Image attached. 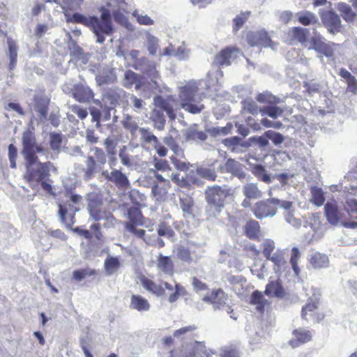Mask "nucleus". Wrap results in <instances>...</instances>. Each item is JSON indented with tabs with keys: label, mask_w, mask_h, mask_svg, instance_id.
Segmentation results:
<instances>
[{
	"label": "nucleus",
	"mask_w": 357,
	"mask_h": 357,
	"mask_svg": "<svg viewBox=\"0 0 357 357\" xmlns=\"http://www.w3.org/2000/svg\"><path fill=\"white\" fill-rule=\"evenodd\" d=\"M22 153L26 160V172L24 178L32 188L33 183L37 184L44 179H49L50 169L52 167L51 162H38V153L43 151V148L36 142V135L33 132L27 130L22 135Z\"/></svg>",
	"instance_id": "nucleus-1"
},
{
	"label": "nucleus",
	"mask_w": 357,
	"mask_h": 357,
	"mask_svg": "<svg viewBox=\"0 0 357 357\" xmlns=\"http://www.w3.org/2000/svg\"><path fill=\"white\" fill-rule=\"evenodd\" d=\"M204 195L207 203L208 218H214L224 209L227 199L234 197V190L227 186L213 185L206 189Z\"/></svg>",
	"instance_id": "nucleus-2"
},
{
	"label": "nucleus",
	"mask_w": 357,
	"mask_h": 357,
	"mask_svg": "<svg viewBox=\"0 0 357 357\" xmlns=\"http://www.w3.org/2000/svg\"><path fill=\"white\" fill-rule=\"evenodd\" d=\"M153 103L154 108L151 112L150 119L156 129L162 130L166 124L164 112L167 113L170 120L174 121L176 118L174 109L176 100L172 96L163 98L156 96L154 97Z\"/></svg>",
	"instance_id": "nucleus-3"
},
{
	"label": "nucleus",
	"mask_w": 357,
	"mask_h": 357,
	"mask_svg": "<svg viewBox=\"0 0 357 357\" xmlns=\"http://www.w3.org/2000/svg\"><path fill=\"white\" fill-rule=\"evenodd\" d=\"M98 10L100 17L91 16L88 28L96 36V42L102 44L105 41V36H112L114 33V28L111 10L106 6H101Z\"/></svg>",
	"instance_id": "nucleus-4"
},
{
	"label": "nucleus",
	"mask_w": 357,
	"mask_h": 357,
	"mask_svg": "<svg viewBox=\"0 0 357 357\" xmlns=\"http://www.w3.org/2000/svg\"><path fill=\"white\" fill-rule=\"evenodd\" d=\"M64 195L66 200L61 201L58 204V212L61 222L67 227L71 228L75 222V213L79 210L75 205L79 203L82 198L79 195L73 194L71 190H66Z\"/></svg>",
	"instance_id": "nucleus-5"
},
{
	"label": "nucleus",
	"mask_w": 357,
	"mask_h": 357,
	"mask_svg": "<svg viewBox=\"0 0 357 357\" xmlns=\"http://www.w3.org/2000/svg\"><path fill=\"white\" fill-rule=\"evenodd\" d=\"M197 93V89L191 86L181 87L179 93L181 107L194 114L200 113L204 109V105L200 103V100H196Z\"/></svg>",
	"instance_id": "nucleus-6"
},
{
	"label": "nucleus",
	"mask_w": 357,
	"mask_h": 357,
	"mask_svg": "<svg viewBox=\"0 0 357 357\" xmlns=\"http://www.w3.org/2000/svg\"><path fill=\"white\" fill-rule=\"evenodd\" d=\"M93 151L94 155L86 158V168L82 169L83 177L86 181L91 179L95 174L101 171L107 162V155L102 149L95 147Z\"/></svg>",
	"instance_id": "nucleus-7"
},
{
	"label": "nucleus",
	"mask_w": 357,
	"mask_h": 357,
	"mask_svg": "<svg viewBox=\"0 0 357 357\" xmlns=\"http://www.w3.org/2000/svg\"><path fill=\"white\" fill-rule=\"evenodd\" d=\"M340 45L331 41H327L320 34H315L310 39L309 49L314 50L317 54L321 56H324L332 60L335 59V50Z\"/></svg>",
	"instance_id": "nucleus-8"
},
{
	"label": "nucleus",
	"mask_w": 357,
	"mask_h": 357,
	"mask_svg": "<svg viewBox=\"0 0 357 357\" xmlns=\"http://www.w3.org/2000/svg\"><path fill=\"white\" fill-rule=\"evenodd\" d=\"M128 218L129 222L125 223L126 229L130 233L139 238H143L145 235V230L137 229V226H142L144 224L145 218L138 207L132 206L128 210Z\"/></svg>",
	"instance_id": "nucleus-9"
},
{
	"label": "nucleus",
	"mask_w": 357,
	"mask_h": 357,
	"mask_svg": "<svg viewBox=\"0 0 357 357\" xmlns=\"http://www.w3.org/2000/svg\"><path fill=\"white\" fill-rule=\"evenodd\" d=\"M278 203L279 199L276 198L261 200L253 205L252 211L258 219L273 216L277 213V204Z\"/></svg>",
	"instance_id": "nucleus-10"
},
{
	"label": "nucleus",
	"mask_w": 357,
	"mask_h": 357,
	"mask_svg": "<svg viewBox=\"0 0 357 357\" xmlns=\"http://www.w3.org/2000/svg\"><path fill=\"white\" fill-rule=\"evenodd\" d=\"M151 172L155 178L152 185L151 193L157 201L163 202L167 197L168 192L172 187L171 183L156 170L152 169Z\"/></svg>",
	"instance_id": "nucleus-11"
},
{
	"label": "nucleus",
	"mask_w": 357,
	"mask_h": 357,
	"mask_svg": "<svg viewBox=\"0 0 357 357\" xmlns=\"http://www.w3.org/2000/svg\"><path fill=\"white\" fill-rule=\"evenodd\" d=\"M319 301L318 298H310L307 303L302 307L301 317L305 320L311 319L314 322H319L324 318V314L318 310Z\"/></svg>",
	"instance_id": "nucleus-12"
},
{
	"label": "nucleus",
	"mask_w": 357,
	"mask_h": 357,
	"mask_svg": "<svg viewBox=\"0 0 357 357\" xmlns=\"http://www.w3.org/2000/svg\"><path fill=\"white\" fill-rule=\"evenodd\" d=\"M320 17L324 26L331 33H336L341 30L340 16L333 10H324L320 13Z\"/></svg>",
	"instance_id": "nucleus-13"
},
{
	"label": "nucleus",
	"mask_w": 357,
	"mask_h": 357,
	"mask_svg": "<svg viewBox=\"0 0 357 357\" xmlns=\"http://www.w3.org/2000/svg\"><path fill=\"white\" fill-rule=\"evenodd\" d=\"M239 52L240 50L235 46L226 47L215 56L213 63L217 66H229Z\"/></svg>",
	"instance_id": "nucleus-14"
},
{
	"label": "nucleus",
	"mask_w": 357,
	"mask_h": 357,
	"mask_svg": "<svg viewBox=\"0 0 357 357\" xmlns=\"http://www.w3.org/2000/svg\"><path fill=\"white\" fill-rule=\"evenodd\" d=\"M102 175L106 180L114 183L119 189L126 190L130 186V181L127 176L119 169H113L111 172L107 170L102 171Z\"/></svg>",
	"instance_id": "nucleus-15"
},
{
	"label": "nucleus",
	"mask_w": 357,
	"mask_h": 357,
	"mask_svg": "<svg viewBox=\"0 0 357 357\" xmlns=\"http://www.w3.org/2000/svg\"><path fill=\"white\" fill-rule=\"evenodd\" d=\"M73 98L79 102H90L94 97V93L92 89L81 83L75 84L71 89Z\"/></svg>",
	"instance_id": "nucleus-16"
},
{
	"label": "nucleus",
	"mask_w": 357,
	"mask_h": 357,
	"mask_svg": "<svg viewBox=\"0 0 357 357\" xmlns=\"http://www.w3.org/2000/svg\"><path fill=\"white\" fill-rule=\"evenodd\" d=\"M126 96V91L118 87H111L105 89L102 93V100L110 105L111 108H114L120 103Z\"/></svg>",
	"instance_id": "nucleus-17"
},
{
	"label": "nucleus",
	"mask_w": 357,
	"mask_h": 357,
	"mask_svg": "<svg viewBox=\"0 0 357 357\" xmlns=\"http://www.w3.org/2000/svg\"><path fill=\"white\" fill-rule=\"evenodd\" d=\"M343 211L346 213L350 220L344 222V226L348 228H357V200L348 198L343 204Z\"/></svg>",
	"instance_id": "nucleus-18"
},
{
	"label": "nucleus",
	"mask_w": 357,
	"mask_h": 357,
	"mask_svg": "<svg viewBox=\"0 0 357 357\" xmlns=\"http://www.w3.org/2000/svg\"><path fill=\"white\" fill-rule=\"evenodd\" d=\"M155 266L158 271L165 275L172 277L176 272L175 265L171 256L159 254L157 256Z\"/></svg>",
	"instance_id": "nucleus-19"
},
{
	"label": "nucleus",
	"mask_w": 357,
	"mask_h": 357,
	"mask_svg": "<svg viewBox=\"0 0 357 357\" xmlns=\"http://www.w3.org/2000/svg\"><path fill=\"white\" fill-rule=\"evenodd\" d=\"M294 337L289 341V344L293 348H297L312 340V333L310 330L298 328L293 331Z\"/></svg>",
	"instance_id": "nucleus-20"
},
{
	"label": "nucleus",
	"mask_w": 357,
	"mask_h": 357,
	"mask_svg": "<svg viewBox=\"0 0 357 357\" xmlns=\"http://www.w3.org/2000/svg\"><path fill=\"white\" fill-rule=\"evenodd\" d=\"M243 193L245 199L242 201L241 205L244 208L251 206V199H257L262 197V192L259 189L257 184L252 183L243 185Z\"/></svg>",
	"instance_id": "nucleus-21"
},
{
	"label": "nucleus",
	"mask_w": 357,
	"mask_h": 357,
	"mask_svg": "<svg viewBox=\"0 0 357 357\" xmlns=\"http://www.w3.org/2000/svg\"><path fill=\"white\" fill-rule=\"evenodd\" d=\"M139 131L142 135L144 142L150 144L153 143L154 149H155L160 156L164 157L167 155V149L163 145L160 144L156 136L145 128H140Z\"/></svg>",
	"instance_id": "nucleus-22"
},
{
	"label": "nucleus",
	"mask_w": 357,
	"mask_h": 357,
	"mask_svg": "<svg viewBox=\"0 0 357 357\" xmlns=\"http://www.w3.org/2000/svg\"><path fill=\"white\" fill-rule=\"evenodd\" d=\"M219 171L222 173H231L239 178L245 177V173L242 169L241 165L238 161L231 158L227 159L224 165L220 166Z\"/></svg>",
	"instance_id": "nucleus-23"
},
{
	"label": "nucleus",
	"mask_w": 357,
	"mask_h": 357,
	"mask_svg": "<svg viewBox=\"0 0 357 357\" xmlns=\"http://www.w3.org/2000/svg\"><path fill=\"white\" fill-rule=\"evenodd\" d=\"M324 210L326 217L331 224L337 225L342 220L343 214L340 211L335 202H327Z\"/></svg>",
	"instance_id": "nucleus-24"
},
{
	"label": "nucleus",
	"mask_w": 357,
	"mask_h": 357,
	"mask_svg": "<svg viewBox=\"0 0 357 357\" xmlns=\"http://www.w3.org/2000/svg\"><path fill=\"white\" fill-rule=\"evenodd\" d=\"M139 280L142 287L149 292L157 296H162L165 294V289L161 284H157L153 280L144 275L141 276Z\"/></svg>",
	"instance_id": "nucleus-25"
},
{
	"label": "nucleus",
	"mask_w": 357,
	"mask_h": 357,
	"mask_svg": "<svg viewBox=\"0 0 357 357\" xmlns=\"http://www.w3.org/2000/svg\"><path fill=\"white\" fill-rule=\"evenodd\" d=\"M249 303L255 305L256 310L260 314H264L265 307L270 305V302L264 298L263 293L259 290H255L252 293Z\"/></svg>",
	"instance_id": "nucleus-26"
},
{
	"label": "nucleus",
	"mask_w": 357,
	"mask_h": 357,
	"mask_svg": "<svg viewBox=\"0 0 357 357\" xmlns=\"http://www.w3.org/2000/svg\"><path fill=\"white\" fill-rule=\"evenodd\" d=\"M102 201L96 197L89 200L88 210L90 215L96 221L102 218Z\"/></svg>",
	"instance_id": "nucleus-27"
},
{
	"label": "nucleus",
	"mask_w": 357,
	"mask_h": 357,
	"mask_svg": "<svg viewBox=\"0 0 357 357\" xmlns=\"http://www.w3.org/2000/svg\"><path fill=\"white\" fill-rule=\"evenodd\" d=\"M245 235L251 240L259 239L261 235L260 225L253 219H250L245 223L243 228Z\"/></svg>",
	"instance_id": "nucleus-28"
},
{
	"label": "nucleus",
	"mask_w": 357,
	"mask_h": 357,
	"mask_svg": "<svg viewBox=\"0 0 357 357\" xmlns=\"http://www.w3.org/2000/svg\"><path fill=\"white\" fill-rule=\"evenodd\" d=\"M215 163H211L207 166H199L196 169V173L202 178L208 181L213 182L216 180L217 173L214 166Z\"/></svg>",
	"instance_id": "nucleus-29"
},
{
	"label": "nucleus",
	"mask_w": 357,
	"mask_h": 357,
	"mask_svg": "<svg viewBox=\"0 0 357 357\" xmlns=\"http://www.w3.org/2000/svg\"><path fill=\"white\" fill-rule=\"evenodd\" d=\"M264 294L268 296L277 298H282L285 296V291L278 280L270 281L266 286Z\"/></svg>",
	"instance_id": "nucleus-30"
},
{
	"label": "nucleus",
	"mask_w": 357,
	"mask_h": 357,
	"mask_svg": "<svg viewBox=\"0 0 357 357\" xmlns=\"http://www.w3.org/2000/svg\"><path fill=\"white\" fill-rule=\"evenodd\" d=\"M180 206L183 212L185 218L194 217L195 202L193 198L185 195L179 198Z\"/></svg>",
	"instance_id": "nucleus-31"
},
{
	"label": "nucleus",
	"mask_w": 357,
	"mask_h": 357,
	"mask_svg": "<svg viewBox=\"0 0 357 357\" xmlns=\"http://www.w3.org/2000/svg\"><path fill=\"white\" fill-rule=\"evenodd\" d=\"M150 303L147 299L140 295L133 294L130 298V307L137 311H148L150 309Z\"/></svg>",
	"instance_id": "nucleus-32"
},
{
	"label": "nucleus",
	"mask_w": 357,
	"mask_h": 357,
	"mask_svg": "<svg viewBox=\"0 0 357 357\" xmlns=\"http://www.w3.org/2000/svg\"><path fill=\"white\" fill-rule=\"evenodd\" d=\"M309 262L314 268L319 269L326 268L329 264V259L326 255L316 252L310 256Z\"/></svg>",
	"instance_id": "nucleus-33"
},
{
	"label": "nucleus",
	"mask_w": 357,
	"mask_h": 357,
	"mask_svg": "<svg viewBox=\"0 0 357 357\" xmlns=\"http://www.w3.org/2000/svg\"><path fill=\"white\" fill-rule=\"evenodd\" d=\"M71 12L72 11L64 12L66 20L68 23L81 24L86 27H89L90 20H91V16L87 17L81 13H72Z\"/></svg>",
	"instance_id": "nucleus-34"
},
{
	"label": "nucleus",
	"mask_w": 357,
	"mask_h": 357,
	"mask_svg": "<svg viewBox=\"0 0 357 357\" xmlns=\"http://www.w3.org/2000/svg\"><path fill=\"white\" fill-rule=\"evenodd\" d=\"M296 15L298 22L304 26L316 24L319 22V20L316 15L308 10L299 12Z\"/></svg>",
	"instance_id": "nucleus-35"
},
{
	"label": "nucleus",
	"mask_w": 357,
	"mask_h": 357,
	"mask_svg": "<svg viewBox=\"0 0 357 357\" xmlns=\"http://www.w3.org/2000/svg\"><path fill=\"white\" fill-rule=\"evenodd\" d=\"M289 34L291 40H296L303 44L307 41L308 31L304 28L295 26L290 29Z\"/></svg>",
	"instance_id": "nucleus-36"
},
{
	"label": "nucleus",
	"mask_w": 357,
	"mask_h": 357,
	"mask_svg": "<svg viewBox=\"0 0 357 357\" xmlns=\"http://www.w3.org/2000/svg\"><path fill=\"white\" fill-rule=\"evenodd\" d=\"M311 198L310 202L317 206H321L324 204L326 198L324 192L321 188L312 186L310 188Z\"/></svg>",
	"instance_id": "nucleus-37"
},
{
	"label": "nucleus",
	"mask_w": 357,
	"mask_h": 357,
	"mask_svg": "<svg viewBox=\"0 0 357 357\" xmlns=\"http://www.w3.org/2000/svg\"><path fill=\"white\" fill-rule=\"evenodd\" d=\"M98 274V271L93 268H80L73 272V278L77 282H80L87 278L96 277Z\"/></svg>",
	"instance_id": "nucleus-38"
},
{
	"label": "nucleus",
	"mask_w": 357,
	"mask_h": 357,
	"mask_svg": "<svg viewBox=\"0 0 357 357\" xmlns=\"http://www.w3.org/2000/svg\"><path fill=\"white\" fill-rule=\"evenodd\" d=\"M8 57L10 62L8 64V69L10 71L14 70L17 64V46L15 43L10 38L8 39Z\"/></svg>",
	"instance_id": "nucleus-39"
},
{
	"label": "nucleus",
	"mask_w": 357,
	"mask_h": 357,
	"mask_svg": "<svg viewBox=\"0 0 357 357\" xmlns=\"http://www.w3.org/2000/svg\"><path fill=\"white\" fill-rule=\"evenodd\" d=\"M176 257L181 261L187 264H190L193 261L190 248L183 245H179L177 246Z\"/></svg>",
	"instance_id": "nucleus-40"
},
{
	"label": "nucleus",
	"mask_w": 357,
	"mask_h": 357,
	"mask_svg": "<svg viewBox=\"0 0 357 357\" xmlns=\"http://www.w3.org/2000/svg\"><path fill=\"white\" fill-rule=\"evenodd\" d=\"M259 112L262 115H268L272 119H277L282 115L284 110L276 105H269L260 108Z\"/></svg>",
	"instance_id": "nucleus-41"
},
{
	"label": "nucleus",
	"mask_w": 357,
	"mask_h": 357,
	"mask_svg": "<svg viewBox=\"0 0 357 357\" xmlns=\"http://www.w3.org/2000/svg\"><path fill=\"white\" fill-rule=\"evenodd\" d=\"M337 9L340 11L343 19L347 22H352L354 20L356 14L352 10L351 8L345 3H339Z\"/></svg>",
	"instance_id": "nucleus-42"
},
{
	"label": "nucleus",
	"mask_w": 357,
	"mask_h": 357,
	"mask_svg": "<svg viewBox=\"0 0 357 357\" xmlns=\"http://www.w3.org/2000/svg\"><path fill=\"white\" fill-rule=\"evenodd\" d=\"M221 296L223 298H225V294L221 289L213 290L209 296L204 298V301L210 302L212 304L216 305L218 308L222 306L221 298L218 297Z\"/></svg>",
	"instance_id": "nucleus-43"
},
{
	"label": "nucleus",
	"mask_w": 357,
	"mask_h": 357,
	"mask_svg": "<svg viewBox=\"0 0 357 357\" xmlns=\"http://www.w3.org/2000/svg\"><path fill=\"white\" fill-rule=\"evenodd\" d=\"M121 263L116 257H108L105 261V269L108 275H112L120 268Z\"/></svg>",
	"instance_id": "nucleus-44"
},
{
	"label": "nucleus",
	"mask_w": 357,
	"mask_h": 357,
	"mask_svg": "<svg viewBox=\"0 0 357 357\" xmlns=\"http://www.w3.org/2000/svg\"><path fill=\"white\" fill-rule=\"evenodd\" d=\"M116 79V75L112 72H103L96 77V81L99 86L112 84L114 82Z\"/></svg>",
	"instance_id": "nucleus-45"
},
{
	"label": "nucleus",
	"mask_w": 357,
	"mask_h": 357,
	"mask_svg": "<svg viewBox=\"0 0 357 357\" xmlns=\"http://www.w3.org/2000/svg\"><path fill=\"white\" fill-rule=\"evenodd\" d=\"M63 143V136L61 133L51 132L50 134V146L54 151L59 152Z\"/></svg>",
	"instance_id": "nucleus-46"
},
{
	"label": "nucleus",
	"mask_w": 357,
	"mask_h": 357,
	"mask_svg": "<svg viewBox=\"0 0 357 357\" xmlns=\"http://www.w3.org/2000/svg\"><path fill=\"white\" fill-rule=\"evenodd\" d=\"M301 257V252L298 248L294 247L291 250V257L289 262L291 265L292 269L296 276H298L300 274V268L298 266V262Z\"/></svg>",
	"instance_id": "nucleus-47"
},
{
	"label": "nucleus",
	"mask_w": 357,
	"mask_h": 357,
	"mask_svg": "<svg viewBox=\"0 0 357 357\" xmlns=\"http://www.w3.org/2000/svg\"><path fill=\"white\" fill-rule=\"evenodd\" d=\"M253 174L260 181H262L266 183H269L271 181L269 174L267 171L261 165H257L252 168Z\"/></svg>",
	"instance_id": "nucleus-48"
},
{
	"label": "nucleus",
	"mask_w": 357,
	"mask_h": 357,
	"mask_svg": "<svg viewBox=\"0 0 357 357\" xmlns=\"http://www.w3.org/2000/svg\"><path fill=\"white\" fill-rule=\"evenodd\" d=\"M250 16V11L242 12L238 15L233 20V31L234 32L238 31L245 23Z\"/></svg>",
	"instance_id": "nucleus-49"
},
{
	"label": "nucleus",
	"mask_w": 357,
	"mask_h": 357,
	"mask_svg": "<svg viewBox=\"0 0 357 357\" xmlns=\"http://www.w3.org/2000/svg\"><path fill=\"white\" fill-rule=\"evenodd\" d=\"M186 295H188L186 289L181 284L176 282L174 292L169 296L168 301L169 303H174L180 296H185Z\"/></svg>",
	"instance_id": "nucleus-50"
},
{
	"label": "nucleus",
	"mask_w": 357,
	"mask_h": 357,
	"mask_svg": "<svg viewBox=\"0 0 357 357\" xmlns=\"http://www.w3.org/2000/svg\"><path fill=\"white\" fill-rule=\"evenodd\" d=\"M256 100L260 103L269 105H276L279 102V98L270 93H260L256 96Z\"/></svg>",
	"instance_id": "nucleus-51"
},
{
	"label": "nucleus",
	"mask_w": 357,
	"mask_h": 357,
	"mask_svg": "<svg viewBox=\"0 0 357 357\" xmlns=\"http://www.w3.org/2000/svg\"><path fill=\"white\" fill-rule=\"evenodd\" d=\"M243 110L245 112L257 114L260 108H259L257 103L252 99H245L241 102Z\"/></svg>",
	"instance_id": "nucleus-52"
},
{
	"label": "nucleus",
	"mask_w": 357,
	"mask_h": 357,
	"mask_svg": "<svg viewBox=\"0 0 357 357\" xmlns=\"http://www.w3.org/2000/svg\"><path fill=\"white\" fill-rule=\"evenodd\" d=\"M259 46L264 47H271L274 49L276 43H274L268 36V33L265 31H259Z\"/></svg>",
	"instance_id": "nucleus-53"
},
{
	"label": "nucleus",
	"mask_w": 357,
	"mask_h": 357,
	"mask_svg": "<svg viewBox=\"0 0 357 357\" xmlns=\"http://www.w3.org/2000/svg\"><path fill=\"white\" fill-rule=\"evenodd\" d=\"M197 327L195 325H189L184 327H182L179 329L174 331L173 335L175 337H178L181 336L185 335L187 334L196 336L195 332L197 331Z\"/></svg>",
	"instance_id": "nucleus-54"
},
{
	"label": "nucleus",
	"mask_w": 357,
	"mask_h": 357,
	"mask_svg": "<svg viewBox=\"0 0 357 357\" xmlns=\"http://www.w3.org/2000/svg\"><path fill=\"white\" fill-rule=\"evenodd\" d=\"M158 234L160 236L171 238L174 236V231L168 223L165 222H161L158 225Z\"/></svg>",
	"instance_id": "nucleus-55"
},
{
	"label": "nucleus",
	"mask_w": 357,
	"mask_h": 357,
	"mask_svg": "<svg viewBox=\"0 0 357 357\" xmlns=\"http://www.w3.org/2000/svg\"><path fill=\"white\" fill-rule=\"evenodd\" d=\"M268 259L271 260L274 265L277 266L278 270L280 269L286 264L283 252L279 250L276 251L273 256H271Z\"/></svg>",
	"instance_id": "nucleus-56"
},
{
	"label": "nucleus",
	"mask_w": 357,
	"mask_h": 357,
	"mask_svg": "<svg viewBox=\"0 0 357 357\" xmlns=\"http://www.w3.org/2000/svg\"><path fill=\"white\" fill-rule=\"evenodd\" d=\"M264 135L268 139H271L275 145L280 144L284 141V137L280 132L269 130L265 132Z\"/></svg>",
	"instance_id": "nucleus-57"
},
{
	"label": "nucleus",
	"mask_w": 357,
	"mask_h": 357,
	"mask_svg": "<svg viewBox=\"0 0 357 357\" xmlns=\"http://www.w3.org/2000/svg\"><path fill=\"white\" fill-rule=\"evenodd\" d=\"M262 253L266 259H269L275 249V243L272 240L267 239L262 244Z\"/></svg>",
	"instance_id": "nucleus-58"
},
{
	"label": "nucleus",
	"mask_w": 357,
	"mask_h": 357,
	"mask_svg": "<svg viewBox=\"0 0 357 357\" xmlns=\"http://www.w3.org/2000/svg\"><path fill=\"white\" fill-rule=\"evenodd\" d=\"M158 47V39L152 36H149L147 40V50L149 54L155 55Z\"/></svg>",
	"instance_id": "nucleus-59"
},
{
	"label": "nucleus",
	"mask_w": 357,
	"mask_h": 357,
	"mask_svg": "<svg viewBox=\"0 0 357 357\" xmlns=\"http://www.w3.org/2000/svg\"><path fill=\"white\" fill-rule=\"evenodd\" d=\"M112 18L113 17L114 21L121 25H124L128 22V18L120 9L111 11Z\"/></svg>",
	"instance_id": "nucleus-60"
},
{
	"label": "nucleus",
	"mask_w": 357,
	"mask_h": 357,
	"mask_svg": "<svg viewBox=\"0 0 357 357\" xmlns=\"http://www.w3.org/2000/svg\"><path fill=\"white\" fill-rule=\"evenodd\" d=\"M72 112L75 114L81 120L85 119L88 116V111L86 108L78 105H73L70 107Z\"/></svg>",
	"instance_id": "nucleus-61"
},
{
	"label": "nucleus",
	"mask_w": 357,
	"mask_h": 357,
	"mask_svg": "<svg viewBox=\"0 0 357 357\" xmlns=\"http://www.w3.org/2000/svg\"><path fill=\"white\" fill-rule=\"evenodd\" d=\"M17 157V148L13 144H10L8 146V158H9L10 165L11 168L16 167Z\"/></svg>",
	"instance_id": "nucleus-62"
},
{
	"label": "nucleus",
	"mask_w": 357,
	"mask_h": 357,
	"mask_svg": "<svg viewBox=\"0 0 357 357\" xmlns=\"http://www.w3.org/2000/svg\"><path fill=\"white\" fill-rule=\"evenodd\" d=\"M259 31L247 34V42L250 47L259 46Z\"/></svg>",
	"instance_id": "nucleus-63"
},
{
	"label": "nucleus",
	"mask_w": 357,
	"mask_h": 357,
	"mask_svg": "<svg viewBox=\"0 0 357 357\" xmlns=\"http://www.w3.org/2000/svg\"><path fill=\"white\" fill-rule=\"evenodd\" d=\"M133 15L136 17L137 22L141 25H153L154 21L147 15H139L134 13Z\"/></svg>",
	"instance_id": "nucleus-64"
}]
</instances>
